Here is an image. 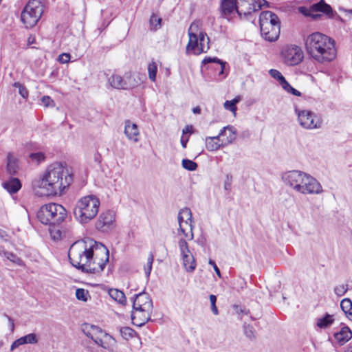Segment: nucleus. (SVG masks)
Instances as JSON below:
<instances>
[{"label": "nucleus", "instance_id": "f257e3e1", "mask_svg": "<svg viewBox=\"0 0 352 352\" xmlns=\"http://www.w3.org/2000/svg\"><path fill=\"white\" fill-rule=\"evenodd\" d=\"M71 264L83 272L99 274L109 262V252L101 243L91 241L89 248L85 243H74L69 250Z\"/></svg>", "mask_w": 352, "mask_h": 352}, {"label": "nucleus", "instance_id": "f03ea898", "mask_svg": "<svg viewBox=\"0 0 352 352\" xmlns=\"http://www.w3.org/2000/svg\"><path fill=\"white\" fill-rule=\"evenodd\" d=\"M73 181L72 174L61 163H54L48 166L42 178L32 182L34 193L39 196L61 194Z\"/></svg>", "mask_w": 352, "mask_h": 352}, {"label": "nucleus", "instance_id": "7ed1b4c3", "mask_svg": "<svg viewBox=\"0 0 352 352\" xmlns=\"http://www.w3.org/2000/svg\"><path fill=\"white\" fill-rule=\"evenodd\" d=\"M305 44L309 54L318 63L330 62L336 56L334 40L320 32L308 35Z\"/></svg>", "mask_w": 352, "mask_h": 352}, {"label": "nucleus", "instance_id": "20e7f679", "mask_svg": "<svg viewBox=\"0 0 352 352\" xmlns=\"http://www.w3.org/2000/svg\"><path fill=\"white\" fill-rule=\"evenodd\" d=\"M283 182L302 194H320L322 187L310 175L300 170H290L282 175Z\"/></svg>", "mask_w": 352, "mask_h": 352}, {"label": "nucleus", "instance_id": "39448f33", "mask_svg": "<svg viewBox=\"0 0 352 352\" xmlns=\"http://www.w3.org/2000/svg\"><path fill=\"white\" fill-rule=\"evenodd\" d=\"M100 200L95 195H87L80 199L74 208V214L80 223H87L98 214Z\"/></svg>", "mask_w": 352, "mask_h": 352}, {"label": "nucleus", "instance_id": "423d86ee", "mask_svg": "<svg viewBox=\"0 0 352 352\" xmlns=\"http://www.w3.org/2000/svg\"><path fill=\"white\" fill-rule=\"evenodd\" d=\"M259 25L262 36L268 41H275L280 34V25L277 15L267 10L261 12Z\"/></svg>", "mask_w": 352, "mask_h": 352}, {"label": "nucleus", "instance_id": "0eeeda50", "mask_svg": "<svg viewBox=\"0 0 352 352\" xmlns=\"http://www.w3.org/2000/svg\"><path fill=\"white\" fill-rule=\"evenodd\" d=\"M67 216L65 208L60 204L50 203L43 205L37 212L38 221L45 225H58L62 223Z\"/></svg>", "mask_w": 352, "mask_h": 352}, {"label": "nucleus", "instance_id": "6e6552de", "mask_svg": "<svg viewBox=\"0 0 352 352\" xmlns=\"http://www.w3.org/2000/svg\"><path fill=\"white\" fill-rule=\"evenodd\" d=\"M133 298V311L131 313V320H135L137 315L146 313L147 316H144L142 321L137 324V326L142 327L148 321L151 320V313L153 309V302L150 296L145 292H140L135 294Z\"/></svg>", "mask_w": 352, "mask_h": 352}, {"label": "nucleus", "instance_id": "1a4fd4ad", "mask_svg": "<svg viewBox=\"0 0 352 352\" xmlns=\"http://www.w3.org/2000/svg\"><path fill=\"white\" fill-rule=\"evenodd\" d=\"M43 13V6L40 0H30L23 8L21 19L26 28L36 25Z\"/></svg>", "mask_w": 352, "mask_h": 352}, {"label": "nucleus", "instance_id": "9d476101", "mask_svg": "<svg viewBox=\"0 0 352 352\" xmlns=\"http://www.w3.org/2000/svg\"><path fill=\"white\" fill-rule=\"evenodd\" d=\"M300 125L306 129H319L322 126L321 119L314 112L308 110L296 109Z\"/></svg>", "mask_w": 352, "mask_h": 352}, {"label": "nucleus", "instance_id": "9b49d317", "mask_svg": "<svg viewBox=\"0 0 352 352\" xmlns=\"http://www.w3.org/2000/svg\"><path fill=\"white\" fill-rule=\"evenodd\" d=\"M284 62L288 65H296L303 59V52L297 45H287L282 51Z\"/></svg>", "mask_w": 352, "mask_h": 352}, {"label": "nucleus", "instance_id": "f8f14e48", "mask_svg": "<svg viewBox=\"0 0 352 352\" xmlns=\"http://www.w3.org/2000/svg\"><path fill=\"white\" fill-rule=\"evenodd\" d=\"M298 11L304 16L309 17L311 12H321L327 15L329 18H333L334 16L331 7L326 3L324 0H320L319 2L312 4L309 8L300 6L298 8Z\"/></svg>", "mask_w": 352, "mask_h": 352}, {"label": "nucleus", "instance_id": "ddd939ff", "mask_svg": "<svg viewBox=\"0 0 352 352\" xmlns=\"http://www.w3.org/2000/svg\"><path fill=\"white\" fill-rule=\"evenodd\" d=\"M115 212L106 210L100 214L96 223V228L102 232H108L115 228Z\"/></svg>", "mask_w": 352, "mask_h": 352}, {"label": "nucleus", "instance_id": "4468645a", "mask_svg": "<svg viewBox=\"0 0 352 352\" xmlns=\"http://www.w3.org/2000/svg\"><path fill=\"white\" fill-rule=\"evenodd\" d=\"M236 134L237 131L234 126L231 125L224 126L220 131V135L226 136L225 139H221L223 146L232 144L236 140Z\"/></svg>", "mask_w": 352, "mask_h": 352}, {"label": "nucleus", "instance_id": "2eb2a0df", "mask_svg": "<svg viewBox=\"0 0 352 352\" xmlns=\"http://www.w3.org/2000/svg\"><path fill=\"white\" fill-rule=\"evenodd\" d=\"M199 28V23L193 22L188 29L189 41L186 46V52L195 50L198 45V37L196 32Z\"/></svg>", "mask_w": 352, "mask_h": 352}, {"label": "nucleus", "instance_id": "dca6fc26", "mask_svg": "<svg viewBox=\"0 0 352 352\" xmlns=\"http://www.w3.org/2000/svg\"><path fill=\"white\" fill-rule=\"evenodd\" d=\"M333 337L336 342L342 346L352 338V331L349 327L344 326L339 331L336 332Z\"/></svg>", "mask_w": 352, "mask_h": 352}, {"label": "nucleus", "instance_id": "f3484780", "mask_svg": "<svg viewBox=\"0 0 352 352\" xmlns=\"http://www.w3.org/2000/svg\"><path fill=\"white\" fill-rule=\"evenodd\" d=\"M124 133L128 139L133 140L134 142H138V136L140 133L136 124L132 123L130 120H126Z\"/></svg>", "mask_w": 352, "mask_h": 352}, {"label": "nucleus", "instance_id": "a211bd4d", "mask_svg": "<svg viewBox=\"0 0 352 352\" xmlns=\"http://www.w3.org/2000/svg\"><path fill=\"white\" fill-rule=\"evenodd\" d=\"M239 0H221V10L224 16L231 14L234 11L237 12Z\"/></svg>", "mask_w": 352, "mask_h": 352}, {"label": "nucleus", "instance_id": "6ab92c4d", "mask_svg": "<svg viewBox=\"0 0 352 352\" xmlns=\"http://www.w3.org/2000/svg\"><path fill=\"white\" fill-rule=\"evenodd\" d=\"M82 331L84 333L92 340H94L99 336H102L104 332V331H103L100 327L89 324H85Z\"/></svg>", "mask_w": 352, "mask_h": 352}, {"label": "nucleus", "instance_id": "aec40b11", "mask_svg": "<svg viewBox=\"0 0 352 352\" xmlns=\"http://www.w3.org/2000/svg\"><path fill=\"white\" fill-rule=\"evenodd\" d=\"M2 186L10 194H14L21 188V181L16 177H11L7 181H5Z\"/></svg>", "mask_w": 352, "mask_h": 352}, {"label": "nucleus", "instance_id": "412c9836", "mask_svg": "<svg viewBox=\"0 0 352 352\" xmlns=\"http://www.w3.org/2000/svg\"><path fill=\"white\" fill-rule=\"evenodd\" d=\"M179 211H180V214H182L183 215L182 217L185 219V224L188 225L190 227V238L188 239L192 240L194 238V234H193L192 230H193L195 226H194V221L192 219V212L189 208H184L181 209Z\"/></svg>", "mask_w": 352, "mask_h": 352}, {"label": "nucleus", "instance_id": "4be33fe9", "mask_svg": "<svg viewBox=\"0 0 352 352\" xmlns=\"http://www.w3.org/2000/svg\"><path fill=\"white\" fill-rule=\"evenodd\" d=\"M333 322V315L326 313L322 317L317 319L316 325L320 329H327L331 326Z\"/></svg>", "mask_w": 352, "mask_h": 352}, {"label": "nucleus", "instance_id": "5701e85b", "mask_svg": "<svg viewBox=\"0 0 352 352\" xmlns=\"http://www.w3.org/2000/svg\"><path fill=\"white\" fill-rule=\"evenodd\" d=\"M108 82L113 88L124 89V76L122 77L118 74H113L109 78Z\"/></svg>", "mask_w": 352, "mask_h": 352}, {"label": "nucleus", "instance_id": "b1692460", "mask_svg": "<svg viewBox=\"0 0 352 352\" xmlns=\"http://www.w3.org/2000/svg\"><path fill=\"white\" fill-rule=\"evenodd\" d=\"M209 63H216L220 66V71L219 72V74H223V71L227 64L226 62L221 60L217 57H205L202 60V64L206 65Z\"/></svg>", "mask_w": 352, "mask_h": 352}, {"label": "nucleus", "instance_id": "393cba45", "mask_svg": "<svg viewBox=\"0 0 352 352\" xmlns=\"http://www.w3.org/2000/svg\"><path fill=\"white\" fill-rule=\"evenodd\" d=\"M109 294L114 300L120 304L124 305L126 303V296L122 291L118 289H110Z\"/></svg>", "mask_w": 352, "mask_h": 352}, {"label": "nucleus", "instance_id": "a878e982", "mask_svg": "<svg viewBox=\"0 0 352 352\" xmlns=\"http://www.w3.org/2000/svg\"><path fill=\"white\" fill-rule=\"evenodd\" d=\"M340 307L346 316L352 321V301L349 298H344L340 302Z\"/></svg>", "mask_w": 352, "mask_h": 352}, {"label": "nucleus", "instance_id": "bb28decb", "mask_svg": "<svg viewBox=\"0 0 352 352\" xmlns=\"http://www.w3.org/2000/svg\"><path fill=\"white\" fill-rule=\"evenodd\" d=\"M18 168L19 167L16 159L13 155L9 153L8 155L7 163V170L8 173L11 175H14L16 173Z\"/></svg>", "mask_w": 352, "mask_h": 352}, {"label": "nucleus", "instance_id": "cd10ccee", "mask_svg": "<svg viewBox=\"0 0 352 352\" xmlns=\"http://www.w3.org/2000/svg\"><path fill=\"white\" fill-rule=\"evenodd\" d=\"M206 149L209 151H216L223 146V142L221 143L213 140L211 137H206L205 139Z\"/></svg>", "mask_w": 352, "mask_h": 352}, {"label": "nucleus", "instance_id": "c85d7f7f", "mask_svg": "<svg viewBox=\"0 0 352 352\" xmlns=\"http://www.w3.org/2000/svg\"><path fill=\"white\" fill-rule=\"evenodd\" d=\"M183 265L186 270L188 272H192L196 268V262L193 255H188L187 258H182Z\"/></svg>", "mask_w": 352, "mask_h": 352}, {"label": "nucleus", "instance_id": "c756f323", "mask_svg": "<svg viewBox=\"0 0 352 352\" xmlns=\"http://www.w3.org/2000/svg\"><path fill=\"white\" fill-rule=\"evenodd\" d=\"M139 84L138 81L129 73L124 74V89H132Z\"/></svg>", "mask_w": 352, "mask_h": 352}, {"label": "nucleus", "instance_id": "7c9ffc66", "mask_svg": "<svg viewBox=\"0 0 352 352\" xmlns=\"http://www.w3.org/2000/svg\"><path fill=\"white\" fill-rule=\"evenodd\" d=\"M240 99L239 98H235L232 100H226L223 106L226 109L229 110L233 113H235L237 108L236 104L239 102Z\"/></svg>", "mask_w": 352, "mask_h": 352}, {"label": "nucleus", "instance_id": "2f4dec72", "mask_svg": "<svg viewBox=\"0 0 352 352\" xmlns=\"http://www.w3.org/2000/svg\"><path fill=\"white\" fill-rule=\"evenodd\" d=\"M182 167L189 171H194L197 168V164L190 160L184 159L182 161Z\"/></svg>", "mask_w": 352, "mask_h": 352}, {"label": "nucleus", "instance_id": "473e14b6", "mask_svg": "<svg viewBox=\"0 0 352 352\" xmlns=\"http://www.w3.org/2000/svg\"><path fill=\"white\" fill-rule=\"evenodd\" d=\"M157 71V66L155 62H152L148 65V72L149 79L155 82L156 80V74Z\"/></svg>", "mask_w": 352, "mask_h": 352}, {"label": "nucleus", "instance_id": "72a5a7b5", "mask_svg": "<svg viewBox=\"0 0 352 352\" xmlns=\"http://www.w3.org/2000/svg\"><path fill=\"white\" fill-rule=\"evenodd\" d=\"M120 333L124 339L129 340V338H133L135 331L129 327H124L120 329Z\"/></svg>", "mask_w": 352, "mask_h": 352}, {"label": "nucleus", "instance_id": "f704fd0d", "mask_svg": "<svg viewBox=\"0 0 352 352\" xmlns=\"http://www.w3.org/2000/svg\"><path fill=\"white\" fill-rule=\"evenodd\" d=\"M13 87L19 88V93L22 98L27 99L29 96V92L27 88L19 82H14Z\"/></svg>", "mask_w": 352, "mask_h": 352}, {"label": "nucleus", "instance_id": "c9c22d12", "mask_svg": "<svg viewBox=\"0 0 352 352\" xmlns=\"http://www.w3.org/2000/svg\"><path fill=\"white\" fill-rule=\"evenodd\" d=\"M243 331L244 334L247 338L250 340H253L255 338L254 332L255 330L252 326L250 324H243Z\"/></svg>", "mask_w": 352, "mask_h": 352}, {"label": "nucleus", "instance_id": "e433bc0d", "mask_svg": "<svg viewBox=\"0 0 352 352\" xmlns=\"http://www.w3.org/2000/svg\"><path fill=\"white\" fill-rule=\"evenodd\" d=\"M88 296L89 292L87 290H85L82 288H78L76 290V297L79 300H82L83 302L87 301Z\"/></svg>", "mask_w": 352, "mask_h": 352}, {"label": "nucleus", "instance_id": "4c0bfd02", "mask_svg": "<svg viewBox=\"0 0 352 352\" xmlns=\"http://www.w3.org/2000/svg\"><path fill=\"white\" fill-rule=\"evenodd\" d=\"M3 256L6 257V258L14 263H16L18 265H21L22 261L19 258L16 254L10 252H3Z\"/></svg>", "mask_w": 352, "mask_h": 352}, {"label": "nucleus", "instance_id": "58836bf2", "mask_svg": "<svg viewBox=\"0 0 352 352\" xmlns=\"http://www.w3.org/2000/svg\"><path fill=\"white\" fill-rule=\"evenodd\" d=\"M29 157L32 162L39 164L45 160V155L42 152L31 153L29 155Z\"/></svg>", "mask_w": 352, "mask_h": 352}, {"label": "nucleus", "instance_id": "ea45409f", "mask_svg": "<svg viewBox=\"0 0 352 352\" xmlns=\"http://www.w3.org/2000/svg\"><path fill=\"white\" fill-rule=\"evenodd\" d=\"M153 259H154L153 255L152 254H150L147 258L146 265L144 267V272H145V274H146V276L147 277V278H149L151 270H152Z\"/></svg>", "mask_w": 352, "mask_h": 352}, {"label": "nucleus", "instance_id": "a19ab883", "mask_svg": "<svg viewBox=\"0 0 352 352\" xmlns=\"http://www.w3.org/2000/svg\"><path fill=\"white\" fill-rule=\"evenodd\" d=\"M348 290V285L347 284H342L339 285L334 288V293L336 296L340 297L345 294V293Z\"/></svg>", "mask_w": 352, "mask_h": 352}, {"label": "nucleus", "instance_id": "79ce46f5", "mask_svg": "<svg viewBox=\"0 0 352 352\" xmlns=\"http://www.w3.org/2000/svg\"><path fill=\"white\" fill-rule=\"evenodd\" d=\"M162 19L157 17L155 14H153L150 19V23L155 30L161 28Z\"/></svg>", "mask_w": 352, "mask_h": 352}, {"label": "nucleus", "instance_id": "37998d69", "mask_svg": "<svg viewBox=\"0 0 352 352\" xmlns=\"http://www.w3.org/2000/svg\"><path fill=\"white\" fill-rule=\"evenodd\" d=\"M269 74L272 78L276 79L279 83L285 78L282 74L277 69H271L269 71Z\"/></svg>", "mask_w": 352, "mask_h": 352}, {"label": "nucleus", "instance_id": "c03bdc74", "mask_svg": "<svg viewBox=\"0 0 352 352\" xmlns=\"http://www.w3.org/2000/svg\"><path fill=\"white\" fill-rule=\"evenodd\" d=\"M102 257L101 253L99 251H94V255L93 256V259L89 261L90 266L92 267H97V263L100 261V258Z\"/></svg>", "mask_w": 352, "mask_h": 352}, {"label": "nucleus", "instance_id": "a18cd8bd", "mask_svg": "<svg viewBox=\"0 0 352 352\" xmlns=\"http://www.w3.org/2000/svg\"><path fill=\"white\" fill-rule=\"evenodd\" d=\"M232 308L235 312L236 314L240 316V315H248L249 313V311L247 310L245 307H243L238 305H234L232 306Z\"/></svg>", "mask_w": 352, "mask_h": 352}, {"label": "nucleus", "instance_id": "49530a36", "mask_svg": "<svg viewBox=\"0 0 352 352\" xmlns=\"http://www.w3.org/2000/svg\"><path fill=\"white\" fill-rule=\"evenodd\" d=\"M42 104L46 107H52L54 104V100L48 96H44L41 98Z\"/></svg>", "mask_w": 352, "mask_h": 352}, {"label": "nucleus", "instance_id": "de8ad7c7", "mask_svg": "<svg viewBox=\"0 0 352 352\" xmlns=\"http://www.w3.org/2000/svg\"><path fill=\"white\" fill-rule=\"evenodd\" d=\"M28 344H36L38 341L36 333H32L25 336Z\"/></svg>", "mask_w": 352, "mask_h": 352}, {"label": "nucleus", "instance_id": "09e8293b", "mask_svg": "<svg viewBox=\"0 0 352 352\" xmlns=\"http://www.w3.org/2000/svg\"><path fill=\"white\" fill-rule=\"evenodd\" d=\"M102 337L104 338V342H107V346L108 348L113 344L116 342L115 339L109 333L104 332Z\"/></svg>", "mask_w": 352, "mask_h": 352}, {"label": "nucleus", "instance_id": "8fccbe9b", "mask_svg": "<svg viewBox=\"0 0 352 352\" xmlns=\"http://www.w3.org/2000/svg\"><path fill=\"white\" fill-rule=\"evenodd\" d=\"M93 341L98 346L102 347L103 349H108V346H107V342H104V338L102 336H99L98 338H96V339H95Z\"/></svg>", "mask_w": 352, "mask_h": 352}, {"label": "nucleus", "instance_id": "3c124183", "mask_svg": "<svg viewBox=\"0 0 352 352\" xmlns=\"http://www.w3.org/2000/svg\"><path fill=\"white\" fill-rule=\"evenodd\" d=\"M232 179V177L231 175H226V179L224 182V189L226 190L230 191L231 190Z\"/></svg>", "mask_w": 352, "mask_h": 352}, {"label": "nucleus", "instance_id": "603ef678", "mask_svg": "<svg viewBox=\"0 0 352 352\" xmlns=\"http://www.w3.org/2000/svg\"><path fill=\"white\" fill-rule=\"evenodd\" d=\"M70 59V54L67 53H63L60 55H59L58 58V60L60 63H67L69 61Z\"/></svg>", "mask_w": 352, "mask_h": 352}, {"label": "nucleus", "instance_id": "864d4df0", "mask_svg": "<svg viewBox=\"0 0 352 352\" xmlns=\"http://www.w3.org/2000/svg\"><path fill=\"white\" fill-rule=\"evenodd\" d=\"M178 246L181 252H184V250H187V248H188V245L186 239H181L178 241Z\"/></svg>", "mask_w": 352, "mask_h": 352}, {"label": "nucleus", "instance_id": "5fc2aeb1", "mask_svg": "<svg viewBox=\"0 0 352 352\" xmlns=\"http://www.w3.org/2000/svg\"><path fill=\"white\" fill-rule=\"evenodd\" d=\"M208 263H209V265H210L213 267V269L215 271L217 275L219 277H221V272H220L219 267H217V265H216L215 262L213 260L210 259L209 261H208Z\"/></svg>", "mask_w": 352, "mask_h": 352}, {"label": "nucleus", "instance_id": "6e6d98bb", "mask_svg": "<svg viewBox=\"0 0 352 352\" xmlns=\"http://www.w3.org/2000/svg\"><path fill=\"white\" fill-rule=\"evenodd\" d=\"M206 35V34L204 32H200L199 34V41H200V52L199 53H201V52L204 51L202 42L204 41Z\"/></svg>", "mask_w": 352, "mask_h": 352}, {"label": "nucleus", "instance_id": "4d7b16f0", "mask_svg": "<svg viewBox=\"0 0 352 352\" xmlns=\"http://www.w3.org/2000/svg\"><path fill=\"white\" fill-rule=\"evenodd\" d=\"M280 85L283 87V89H285L287 92L289 91V89L290 88L291 85L286 80L285 78H284L280 82Z\"/></svg>", "mask_w": 352, "mask_h": 352}, {"label": "nucleus", "instance_id": "13d9d810", "mask_svg": "<svg viewBox=\"0 0 352 352\" xmlns=\"http://www.w3.org/2000/svg\"><path fill=\"white\" fill-rule=\"evenodd\" d=\"M144 316H147V314L144 313V314H138L135 320H133V324L137 325V324L140 323L142 321V318H144Z\"/></svg>", "mask_w": 352, "mask_h": 352}, {"label": "nucleus", "instance_id": "bf43d9fd", "mask_svg": "<svg viewBox=\"0 0 352 352\" xmlns=\"http://www.w3.org/2000/svg\"><path fill=\"white\" fill-rule=\"evenodd\" d=\"M288 93L289 94H293L294 96H301V93L296 90V89H294V87H292V86L290 87V88L289 89V91H287Z\"/></svg>", "mask_w": 352, "mask_h": 352}, {"label": "nucleus", "instance_id": "052dcab7", "mask_svg": "<svg viewBox=\"0 0 352 352\" xmlns=\"http://www.w3.org/2000/svg\"><path fill=\"white\" fill-rule=\"evenodd\" d=\"M188 141V138L185 137L184 135H182L180 139V142L184 148L186 147L187 142Z\"/></svg>", "mask_w": 352, "mask_h": 352}, {"label": "nucleus", "instance_id": "680f3d73", "mask_svg": "<svg viewBox=\"0 0 352 352\" xmlns=\"http://www.w3.org/2000/svg\"><path fill=\"white\" fill-rule=\"evenodd\" d=\"M22 345V344L21 343L20 340H19V338L16 340L11 345V347H10V350L11 351H13L15 349H16L17 347H19V346Z\"/></svg>", "mask_w": 352, "mask_h": 352}, {"label": "nucleus", "instance_id": "e2e57ef3", "mask_svg": "<svg viewBox=\"0 0 352 352\" xmlns=\"http://www.w3.org/2000/svg\"><path fill=\"white\" fill-rule=\"evenodd\" d=\"M35 144L32 142L26 143L25 147L28 151H33L35 148Z\"/></svg>", "mask_w": 352, "mask_h": 352}, {"label": "nucleus", "instance_id": "0e129e2a", "mask_svg": "<svg viewBox=\"0 0 352 352\" xmlns=\"http://www.w3.org/2000/svg\"><path fill=\"white\" fill-rule=\"evenodd\" d=\"M181 255L182 258H187L188 255H192L189 250V248H187V250H184V252H181Z\"/></svg>", "mask_w": 352, "mask_h": 352}, {"label": "nucleus", "instance_id": "69168bd1", "mask_svg": "<svg viewBox=\"0 0 352 352\" xmlns=\"http://www.w3.org/2000/svg\"><path fill=\"white\" fill-rule=\"evenodd\" d=\"M182 216L183 215L180 214V211H179L178 213V216H177L179 226L183 225V223H185V219Z\"/></svg>", "mask_w": 352, "mask_h": 352}, {"label": "nucleus", "instance_id": "338daca9", "mask_svg": "<svg viewBox=\"0 0 352 352\" xmlns=\"http://www.w3.org/2000/svg\"><path fill=\"white\" fill-rule=\"evenodd\" d=\"M322 16V14L318 13V12H311V14L310 16L311 18H312L314 20H318Z\"/></svg>", "mask_w": 352, "mask_h": 352}, {"label": "nucleus", "instance_id": "774afa93", "mask_svg": "<svg viewBox=\"0 0 352 352\" xmlns=\"http://www.w3.org/2000/svg\"><path fill=\"white\" fill-rule=\"evenodd\" d=\"M211 310H212V312L213 313L214 315H218L219 314V311H218V309L216 306V304H212L211 305Z\"/></svg>", "mask_w": 352, "mask_h": 352}]
</instances>
